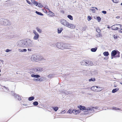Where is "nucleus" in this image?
Instances as JSON below:
<instances>
[{
	"instance_id": "obj_51",
	"label": "nucleus",
	"mask_w": 122,
	"mask_h": 122,
	"mask_svg": "<svg viewBox=\"0 0 122 122\" xmlns=\"http://www.w3.org/2000/svg\"><path fill=\"white\" fill-rule=\"evenodd\" d=\"M1 72V70H0V72Z\"/></svg>"
},
{
	"instance_id": "obj_43",
	"label": "nucleus",
	"mask_w": 122,
	"mask_h": 122,
	"mask_svg": "<svg viewBox=\"0 0 122 122\" xmlns=\"http://www.w3.org/2000/svg\"><path fill=\"white\" fill-rule=\"evenodd\" d=\"M88 18H89L90 20H91L92 19V18L90 16H89L88 17Z\"/></svg>"
},
{
	"instance_id": "obj_23",
	"label": "nucleus",
	"mask_w": 122,
	"mask_h": 122,
	"mask_svg": "<svg viewBox=\"0 0 122 122\" xmlns=\"http://www.w3.org/2000/svg\"><path fill=\"white\" fill-rule=\"evenodd\" d=\"M34 98L33 97H30L29 98L28 100L30 101H32L34 99Z\"/></svg>"
},
{
	"instance_id": "obj_21",
	"label": "nucleus",
	"mask_w": 122,
	"mask_h": 122,
	"mask_svg": "<svg viewBox=\"0 0 122 122\" xmlns=\"http://www.w3.org/2000/svg\"><path fill=\"white\" fill-rule=\"evenodd\" d=\"M67 17L71 20H72L73 18L72 16L70 15H68L67 16Z\"/></svg>"
},
{
	"instance_id": "obj_20",
	"label": "nucleus",
	"mask_w": 122,
	"mask_h": 122,
	"mask_svg": "<svg viewBox=\"0 0 122 122\" xmlns=\"http://www.w3.org/2000/svg\"><path fill=\"white\" fill-rule=\"evenodd\" d=\"M97 47H96L94 48H92L91 49V51H92L93 52H95L97 50Z\"/></svg>"
},
{
	"instance_id": "obj_18",
	"label": "nucleus",
	"mask_w": 122,
	"mask_h": 122,
	"mask_svg": "<svg viewBox=\"0 0 122 122\" xmlns=\"http://www.w3.org/2000/svg\"><path fill=\"white\" fill-rule=\"evenodd\" d=\"M119 88H116L113 89L112 92L113 93H114L117 91L119 90Z\"/></svg>"
},
{
	"instance_id": "obj_32",
	"label": "nucleus",
	"mask_w": 122,
	"mask_h": 122,
	"mask_svg": "<svg viewBox=\"0 0 122 122\" xmlns=\"http://www.w3.org/2000/svg\"><path fill=\"white\" fill-rule=\"evenodd\" d=\"M97 19L99 22L101 20V18L99 16L97 17Z\"/></svg>"
},
{
	"instance_id": "obj_22",
	"label": "nucleus",
	"mask_w": 122,
	"mask_h": 122,
	"mask_svg": "<svg viewBox=\"0 0 122 122\" xmlns=\"http://www.w3.org/2000/svg\"><path fill=\"white\" fill-rule=\"evenodd\" d=\"M103 54L105 56H108L109 55V53L108 52H105L103 53Z\"/></svg>"
},
{
	"instance_id": "obj_16",
	"label": "nucleus",
	"mask_w": 122,
	"mask_h": 122,
	"mask_svg": "<svg viewBox=\"0 0 122 122\" xmlns=\"http://www.w3.org/2000/svg\"><path fill=\"white\" fill-rule=\"evenodd\" d=\"M31 76L32 77H34L36 78L39 77H40V76L39 75L34 74L31 75Z\"/></svg>"
},
{
	"instance_id": "obj_13",
	"label": "nucleus",
	"mask_w": 122,
	"mask_h": 122,
	"mask_svg": "<svg viewBox=\"0 0 122 122\" xmlns=\"http://www.w3.org/2000/svg\"><path fill=\"white\" fill-rule=\"evenodd\" d=\"M4 23L5 24V25H9V20L7 19H5L3 21Z\"/></svg>"
},
{
	"instance_id": "obj_28",
	"label": "nucleus",
	"mask_w": 122,
	"mask_h": 122,
	"mask_svg": "<svg viewBox=\"0 0 122 122\" xmlns=\"http://www.w3.org/2000/svg\"><path fill=\"white\" fill-rule=\"evenodd\" d=\"M51 108L55 111H56L58 109V107H51Z\"/></svg>"
},
{
	"instance_id": "obj_33",
	"label": "nucleus",
	"mask_w": 122,
	"mask_h": 122,
	"mask_svg": "<svg viewBox=\"0 0 122 122\" xmlns=\"http://www.w3.org/2000/svg\"><path fill=\"white\" fill-rule=\"evenodd\" d=\"M36 29L37 30V31H38L39 32H41L42 31L41 30L38 28L37 27Z\"/></svg>"
},
{
	"instance_id": "obj_4",
	"label": "nucleus",
	"mask_w": 122,
	"mask_h": 122,
	"mask_svg": "<svg viewBox=\"0 0 122 122\" xmlns=\"http://www.w3.org/2000/svg\"><path fill=\"white\" fill-rule=\"evenodd\" d=\"M112 29L114 30H122V25L120 24H115L112 26Z\"/></svg>"
},
{
	"instance_id": "obj_14",
	"label": "nucleus",
	"mask_w": 122,
	"mask_h": 122,
	"mask_svg": "<svg viewBox=\"0 0 122 122\" xmlns=\"http://www.w3.org/2000/svg\"><path fill=\"white\" fill-rule=\"evenodd\" d=\"M48 13H49L48 14L49 16L52 17L54 16L55 14L54 13L51 11H49Z\"/></svg>"
},
{
	"instance_id": "obj_49",
	"label": "nucleus",
	"mask_w": 122,
	"mask_h": 122,
	"mask_svg": "<svg viewBox=\"0 0 122 122\" xmlns=\"http://www.w3.org/2000/svg\"><path fill=\"white\" fill-rule=\"evenodd\" d=\"M120 84L122 85V82H120Z\"/></svg>"
},
{
	"instance_id": "obj_27",
	"label": "nucleus",
	"mask_w": 122,
	"mask_h": 122,
	"mask_svg": "<svg viewBox=\"0 0 122 122\" xmlns=\"http://www.w3.org/2000/svg\"><path fill=\"white\" fill-rule=\"evenodd\" d=\"M36 12L38 15H43V14H42L41 12H38L37 11H36Z\"/></svg>"
},
{
	"instance_id": "obj_37",
	"label": "nucleus",
	"mask_w": 122,
	"mask_h": 122,
	"mask_svg": "<svg viewBox=\"0 0 122 122\" xmlns=\"http://www.w3.org/2000/svg\"><path fill=\"white\" fill-rule=\"evenodd\" d=\"M48 77L49 78H52V75H48Z\"/></svg>"
},
{
	"instance_id": "obj_45",
	"label": "nucleus",
	"mask_w": 122,
	"mask_h": 122,
	"mask_svg": "<svg viewBox=\"0 0 122 122\" xmlns=\"http://www.w3.org/2000/svg\"><path fill=\"white\" fill-rule=\"evenodd\" d=\"M28 50L29 51H31V49H28Z\"/></svg>"
},
{
	"instance_id": "obj_30",
	"label": "nucleus",
	"mask_w": 122,
	"mask_h": 122,
	"mask_svg": "<svg viewBox=\"0 0 122 122\" xmlns=\"http://www.w3.org/2000/svg\"><path fill=\"white\" fill-rule=\"evenodd\" d=\"M38 102L36 101H35L33 103V105H34L37 106L38 104Z\"/></svg>"
},
{
	"instance_id": "obj_38",
	"label": "nucleus",
	"mask_w": 122,
	"mask_h": 122,
	"mask_svg": "<svg viewBox=\"0 0 122 122\" xmlns=\"http://www.w3.org/2000/svg\"><path fill=\"white\" fill-rule=\"evenodd\" d=\"M26 1H27V3H28L29 4H30L31 2L30 1H29L28 0H27Z\"/></svg>"
},
{
	"instance_id": "obj_1",
	"label": "nucleus",
	"mask_w": 122,
	"mask_h": 122,
	"mask_svg": "<svg viewBox=\"0 0 122 122\" xmlns=\"http://www.w3.org/2000/svg\"><path fill=\"white\" fill-rule=\"evenodd\" d=\"M79 108L80 110H76V114L79 113L81 110H82L84 112H96L98 111L97 110H106L110 109H111L108 107H103L102 109H100L99 108L101 107H88L86 108V107H78Z\"/></svg>"
},
{
	"instance_id": "obj_25",
	"label": "nucleus",
	"mask_w": 122,
	"mask_h": 122,
	"mask_svg": "<svg viewBox=\"0 0 122 122\" xmlns=\"http://www.w3.org/2000/svg\"><path fill=\"white\" fill-rule=\"evenodd\" d=\"M96 80L94 78H92L90 79H89V82H90L91 81H95Z\"/></svg>"
},
{
	"instance_id": "obj_48",
	"label": "nucleus",
	"mask_w": 122,
	"mask_h": 122,
	"mask_svg": "<svg viewBox=\"0 0 122 122\" xmlns=\"http://www.w3.org/2000/svg\"><path fill=\"white\" fill-rule=\"evenodd\" d=\"M95 9H97V10H98V9L97 8H95Z\"/></svg>"
},
{
	"instance_id": "obj_3",
	"label": "nucleus",
	"mask_w": 122,
	"mask_h": 122,
	"mask_svg": "<svg viewBox=\"0 0 122 122\" xmlns=\"http://www.w3.org/2000/svg\"><path fill=\"white\" fill-rule=\"evenodd\" d=\"M120 54V52L118 51L115 50L112 51L111 52V58L112 59L114 57H119Z\"/></svg>"
},
{
	"instance_id": "obj_26",
	"label": "nucleus",
	"mask_w": 122,
	"mask_h": 122,
	"mask_svg": "<svg viewBox=\"0 0 122 122\" xmlns=\"http://www.w3.org/2000/svg\"><path fill=\"white\" fill-rule=\"evenodd\" d=\"M72 113H73L74 114L76 115V110L73 109L72 110Z\"/></svg>"
},
{
	"instance_id": "obj_40",
	"label": "nucleus",
	"mask_w": 122,
	"mask_h": 122,
	"mask_svg": "<svg viewBox=\"0 0 122 122\" xmlns=\"http://www.w3.org/2000/svg\"><path fill=\"white\" fill-rule=\"evenodd\" d=\"M102 12L104 14H105L107 12L106 11H102Z\"/></svg>"
},
{
	"instance_id": "obj_11",
	"label": "nucleus",
	"mask_w": 122,
	"mask_h": 122,
	"mask_svg": "<svg viewBox=\"0 0 122 122\" xmlns=\"http://www.w3.org/2000/svg\"><path fill=\"white\" fill-rule=\"evenodd\" d=\"M85 62V65L88 66H91L92 65L93 63L92 61H84Z\"/></svg>"
},
{
	"instance_id": "obj_50",
	"label": "nucleus",
	"mask_w": 122,
	"mask_h": 122,
	"mask_svg": "<svg viewBox=\"0 0 122 122\" xmlns=\"http://www.w3.org/2000/svg\"><path fill=\"white\" fill-rule=\"evenodd\" d=\"M121 5H122V3L121 4Z\"/></svg>"
},
{
	"instance_id": "obj_44",
	"label": "nucleus",
	"mask_w": 122,
	"mask_h": 122,
	"mask_svg": "<svg viewBox=\"0 0 122 122\" xmlns=\"http://www.w3.org/2000/svg\"><path fill=\"white\" fill-rule=\"evenodd\" d=\"M61 13H62L63 14H64V11L63 10L61 11Z\"/></svg>"
},
{
	"instance_id": "obj_24",
	"label": "nucleus",
	"mask_w": 122,
	"mask_h": 122,
	"mask_svg": "<svg viewBox=\"0 0 122 122\" xmlns=\"http://www.w3.org/2000/svg\"><path fill=\"white\" fill-rule=\"evenodd\" d=\"M111 109L113 110H119L120 109L119 108H118L117 107H112V108Z\"/></svg>"
},
{
	"instance_id": "obj_2",
	"label": "nucleus",
	"mask_w": 122,
	"mask_h": 122,
	"mask_svg": "<svg viewBox=\"0 0 122 122\" xmlns=\"http://www.w3.org/2000/svg\"><path fill=\"white\" fill-rule=\"evenodd\" d=\"M62 24L71 29H74L75 26L72 24H70L67 21L64 19H62L60 21Z\"/></svg>"
},
{
	"instance_id": "obj_31",
	"label": "nucleus",
	"mask_w": 122,
	"mask_h": 122,
	"mask_svg": "<svg viewBox=\"0 0 122 122\" xmlns=\"http://www.w3.org/2000/svg\"><path fill=\"white\" fill-rule=\"evenodd\" d=\"M72 109H70L68 111V113H69L71 114L72 113Z\"/></svg>"
},
{
	"instance_id": "obj_39",
	"label": "nucleus",
	"mask_w": 122,
	"mask_h": 122,
	"mask_svg": "<svg viewBox=\"0 0 122 122\" xmlns=\"http://www.w3.org/2000/svg\"><path fill=\"white\" fill-rule=\"evenodd\" d=\"M10 51V50L9 49H7L5 51L6 52H9Z\"/></svg>"
},
{
	"instance_id": "obj_12",
	"label": "nucleus",
	"mask_w": 122,
	"mask_h": 122,
	"mask_svg": "<svg viewBox=\"0 0 122 122\" xmlns=\"http://www.w3.org/2000/svg\"><path fill=\"white\" fill-rule=\"evenodd\" d=\"M34 70L35 72L39 71L41 72L42 71L43 69L41 67H38L37 68H35Z\"/></svg>"
},
{
	"instance_id": "obj_5",
	"label": "nucleus",
	"mask_w": 122,
	"mask_h": 122,
	"mask_svg": "<svg viewBox=\"0 0 122 122\" xmlns=\"http://www.w3.org/2000/svg\"><path fill=\"white\" fill-rule=\"evenodd\" d=\"M66 45L62 43H58L57 44L56 46L58 48L63 49L64 48H69V47L65 46Z\"/></svg>"
},
{
	"instance_id": "obj_34",
	"label": "nucleus",
	"mask_w": 122,
	"mask_h": 122,
	"mask_svg": "<svg viewBox=\"0 0 122 122\" xmlns=\"http://www.w3.org/2000/svg\"><path fill=\"white\" fill-rule=\"evenodd\" d=\"M113 2L115 3H117L118 2V0H112Z\"/></svg>"
},
{
	"instance_id": "obj_6",
	"label": "nucleus",
	"mask_w": 122,
	"mask_h": 122,
	"mask_svg": "<svg viewBox=\"0 0 122 122\" xmlns=\"http://www.w3.org/2000/svg\"><path fill=\"white\" fill-rule=\"evenodd\" d=\"M25 46L31 47L32 44V41L29 39H25Z\"/></svg>"
},
{
	"instance_id": "obj_8",
	"label": "nucleus",
	"mask_w": 122,
	"mask_h": 122,
	"mask_svg": "<svg viewBox=\"0 0 122 122\" xmlns=\"http://www.w3.org/2000/svg\"><path fill=\"white\" fill-rule=\"evenodd\" d=\"M25 39L23 40H20L19 42L18 45L20 47H25Z\"/></svg>"
},
{
	"instance_id": "obj_19",
	"label": "nucleus",
	"mask_w": 122,
	"mask_h": 122,
	"mask_svg": "<svg viewBox=\"0 0 122 122\" xmlns=\"http://www.w3.org/2000/svg\"><path fill=\"white\" fill-rule=\"evenodd\" d=\"M63 30V29L62 28H60L58 29V33H61Z\"/></svg>"
},
{
	"instance_id": "obj_9",
	"label": "nucleus",
	"mask_w": 122,
	"mask_h": 122,
	"mask_svg": "<svg viewBox=\"0 0 122 122\" xmlns=\"http://www.w3.org/2000/svg\"><path fill=\"white\" fill-rule=\"evenodd\" d=\"M101 88L100 87H99L97 86H92L91 88V89L92 91H95L96 92H98L100 91L101 90H98L97 89V88L99 89Z\"/></svg>"
},
{
	"instance_id": "obj_29",
	"label": "nucleus",
	"mask_w": 122,
	"mask_h": 122,
	"mask_svg": "<svg viewBox=\"0 0 122 122\" xmlns=\"http://www.w3.org/2000/svg\"><path fill=\"white\" fill-rule=\"evenodd\" d=\"M96 30L97 32L98 33H100L101 32V30L99 28H97L96 29Z\"/></svg>"
},
{
	"instance_id": "obj_36",
	"label": "nucleus",
	"mask_w": 122,
	"mask_h": 122,
	"mask_svg": "<svg viewBox=\"0 0 122 122\" xmlns=\"http://www.w3.org/2000/svg\"><path fill=\"white\" fill-rule=\"evenodd\" d=\"M17 99L19 101L21 100V97L20 96H19V95L18 96V98H17Z\"/></svg>"
},
{
	"instance_id": "obj_10",
	"label": "nucleus",
	"mask_w": 122,
	"mask_h": 122,
	"mask_svg": "<svg viewBox=\"0 0 122 122\" xmlns=\"http://www.w3.org/2000/svg\"><path fill=\"white\" fill-rule=\"evenodd\" d=\"M33 33L35 34V36H34L33 39L34 40L38 39L39 37V35L36 32L35 30H34Z\"/></svg>"
},
{
	"instance_id": "obj_7",
	"label": "nucleus",
	"mask_w": 122,
	"mask_h": 122,
	"mask_svg": "<svg viewBox=\"0 0 122 122\" xmlns=\"http://www.w3.org/2000/svg\"><path fill=\"white\" fill-rule=\"evenodd\" d=\"M31 60L32 61H37V60L40 59V57L39 56H37L36 55H32L31 57Z\"/></svg>"
},
{
	"instance_id": "obj_41",
	"label": "nucleus",
	"mask_w": 122,
	"mask_h": 122,
	"mask_svg": "<svg viewBox=\"0 0 122 122\" xmlns=\"http://www.w3.org/2000/svg\"><path fill=\"white\" fill-rule=\"evenodd\" d=\"M36 80L37 81H42V80H41V79H39V78L37 79H36Z\"/></svg>"
},
{
	"instance_id": "obj_15",
	"label": "nucleus",
	"mask_w": 122,
	"mask_h": 122,
	"mask_svg": "<svg viewBox=\"0 0 122 122\" xmlns=\"http://www.w3.org/2000/svg\"><path fill=\"white\" fill-rule=\"evenodd\" d=\"M33 3L36 6L38 5L39 6V5H40V3H38L36 1L34 0H33Z\"/></svg>"
},
{
	"instance_id": "obj_35",
	"label": "nucleus",
	"mask_w": 122,
	"mask_h": 122,
	"mask_svg": "<svg viewBox=\"0 0 122 122\" xmlns=\"http://www.w3.org/2000/svg\"><path fill=\"white\" fill-rule=\"evenodd\" d=\"M113 37L115 39H116L118 38V37L117 35H114L113 36Z\"/></svg>"
},
{
	"instance_id": "obj_17",
	"label": "nucleus",
	"mask_w": 122,
	"mask_h": 122,
	"mask_svg": "<svg viewBox=\"0 0 122 122\" xmlns=\"http://www.w3.org/2000/svg\"><path fill=\"white\" fill-rule=\"evenodd\" d=\"M18 50L20 52H26L27 51V50L26 49H23L22 50L19 49Z\"/></svg>"
},
{
	"instance_id": "obj_42",
	"label": "nucleus",
	"mask_w": 122,
	"mask_h": 122,
	"mask_svg": "<svg viewBox=\"0 0 122 122\" xmlns=\"http://www.w3.org/2000/svg\"><path fill=\"white\" fill-rule=\"evenodd\" d=\"M66 112V111L65 110L61 112L62 114H64Z\"/></svg>"
},
{
	"instance_id": "obj_47",
	"label": "nucleus",
	"mask_w": 122,
	"mask_h": 122,
	"mask_svg": "<svg viewBox=\"0 0 122 122\" xmlns=\"http://www.w3.org/2000/svg\"><path fill=\"white\" fill-rule=\"evenodd\" d=\"M78 107H83V106H80L79 107V106H78Z\"/></svg>"
},
{
	"instance_id": "obj_46",
	"label": "nucleus",
	"mask_w": 122,
	"mask_h": 122,
	"mask_svg": "<svg viewBox=\"0 0 122 122\" xmlns=\"http://www.w3.org/2000/svg\"><path fill=\"white\" fill-rule=\"evenodd\" d=\"M91 10L92 11H95V10L94 9H91Z\"/></svg>"
}]
</instances>
